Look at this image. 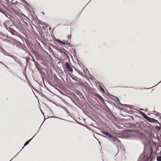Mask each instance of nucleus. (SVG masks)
Instances as JSON below:
<instances>
[{
    "label": "nucleus",
    "instance_id": "nucleus-1",
    "mask_svg": "<svg viewBox=\"0 0 161 161\" xmlns=\"http://www.w3.org/2000/svg\"><path fill=\"white\" fill-rule=\"evenodd\" d=\"M102 132L103 134V135H106L108 136V137H109V138L112 139L114 141H116L117 142L118 140V139L116 137L113 136L107 132L102 131Z\"/></svg>",
    "mask_w": 161,
    "mask_h": 161
},
{
    "label": "nucleus",
    "instance_id": "nucleus-2",
    "mask_svg": "<svg viewBox=\"0 0 161 161\" xmlns=\"http://www.w3.org/2000/svg\"><path fill=\"white\" fill-rule=\"evenodd\" d=\"M143 116L148 121L150 122L155 123L158 121L157 120L154 119L152 118H150L149 117L146 115L145 114H144Z\"/></svg>",
    "mask_w": 161,
    "mask_h": 161
},
{
    "label": "nucleus",
    "instance_id": "nucleus-3",
    "mask_svg": "<svg viewBox=\"0 0 161 161\" xmlns=\"http://www.w3.org/2000/svg\"><path fill=\"white\" fill-rule=\"evenodd\" d=\"M65 67L68 71L70 72L71 73H73V69L70 66V65H69V63L68 62L66 63L65 64Z\"/></svg>",
    "mask_w": 161,
    "mask_h": 161
},
{
    "label": "nucleus",
    "instance_id": "nucleus-4",
    "mask_svg": "<svg viewBox=\"0 0 161 161\" xmlns=\"http://www.w3.org/2000/svg\"><path fill=\"white\" fill-rule=\"evenodd\" d=\"M57 42L58 43H61L62 44H64L65 45H67L69 44V43H68L67 41H66L65 42H63L58 39L57 40Z\"/></svg>",
    "mask_w": 161,
    "mask_h": 161
},
{
    "label": "nucleus",
    "instance_id": "nucleus-5",
    "mask_svg": "<svg viewBox=\"0 0 161 161\" xmlns=\"http://www.w3.org/2000/svg\"><path fill=\"white\" fill-rule=\"evenodd\" d=\"M9 22L8 21H6L5 22H4L3 23L4 27L6 28V29L8 30V28H9L8 26V25L9 23Z\"/></svg>",
    "mask_w": 161,
    "mask_h": 161
},
{
    "label": "nucleus",
    "instance_id": "nucleus-6",
    "mask_svg": "<svg viewBox=\"0 0 161 161\" xmlns=\"http://www.w3.org/2000/svg\"><path fill=\"white\" fill-rule=\"evenodd\" d=\"M154 112L155 113L154 114L156 116H159L161 118V114H160L158 112H157L155 111Z\"/></svg>",
    "mask_w": 161,
    "mask_h": 161
},
{
    "label": "nucleus",
    "instance_id": "nucleus-7",
    "mask_svg": "<svg viewBox=\"0 0 161 161\" xmlns=\"http://www.w3.org/2000/svg\"><path fill=\"white\" fill-rule=\"evenodd\" d=\"M59 51L61 53H62L63 54H64V55H65L67 57H68V55H67V54L66 53L63 51H62V50H61V49H60V50H59Z\"/></svg>",
    "mask_w": 161,
    "mask_h": 161
},
{
    "label": "nucleus",
    "instance_id": "nucleus-8",
    "mask_svg": "<svg viewBox=\"0 0 161 161\" xmlns=\"http://www.w3.org/2000/svg\"><path fill=\"white\" fill-rule=\"evenodd\" d=\"M11 33L14 35H17V32L16 31H15L14 30L12 31L11 32Z\"/></svg>",
    "mask_w": 161,
    "mask_h": 161
},
{
    "label": "nucleus",
    "instance_id": "nucleus-9",
    "mask_svg": "<svg viewBox=\"0 0 161 161\" xmlns=\"http://www.w3.org/2000/svg\"><path fill=\"white\" fill-rule=\"evenodd\" d=\"M31 140H31H29L27 141L25 143L24 146H26L27 145H28L29 144V142H30Z\"/></svg>",
    "mask_w": 161,
    "mask_h": 161
},
{
    "label": "nucleus",
    "instance_id": "nucleus-10",
    "mask_svg": "<svg viewBox=\"0 0 161 161\" xmlns=\"http://www.w3.org/2000/svg\"><path fill=\"white\" fill-rule=\"evenodd\" d=\"M99 99L100 100V101L102 103H103V102H104V101L103 99L100 96L99 97Z\"/></svg>",
    "mask_w": 161,
    "mask_h": 161
},
{
    "label": "nucleus",
    "instance_id": "nucleus-11",
    "mask_svg": "<svg viewBox=\"0 0 161 161\" xmlns=\"http://www.w3.org/2000/svg\"><path fill=\"white\" fill-rule=\"evenodd\" d=\"M157 160L158 161H161V156H158L157 158Z\"/></svg>",
    "mask_w": 161,
    "mask_h": 161
},
{
    "label": "nucleus",
    "instance_id": "nucleus-12",
    "mask_svg": "<svg viewBox=\"0 0 161 161\" xmlns=\"http://www.w3.org/2000/svg\"><path fill=\"white\" fill-rule=\"evenodd\" d=\"M0 12H2V13H3V14H5V15L6 17H7V14L3 12V11L2 10V9H1V8H0Z\"/></svg>",
    "mask_w": 161,
    "mask_h": 161
},
{
    "label": "nucleus",
    "instance_id": "nucleus-13",
    "mask_svg": "<svg viewBox=\"0 0 161 161\" xmlns=\"http://www.w3.org/2000/svg\"><path fill=\"white\" fill-rule=\"evenodd\" d=\"M100 89L103 92H105V91H104V90L103 89V88L102 86H100Z\"/></svg>",
    "mask_w": 161,
    "mask_h": 161
},
{
    "label": "nucleus",
    "instance_id": "nucleus-14",
    "mask_svg": "<svg viewBox=\"0 0 161 161\" xmlns=\"http://www.w3.org/2000/svg\"><path fill=\"white\" fill-rule=\"evenodd\" d=\"M7 30L11 33V32L12 31H13V29L9 27L8 28V29Z\"/></svg>",
    "mask_w": 161,
    "mask_h": 161
},
{
    "label": "nucleus",
    "instance_id": "nucleus-15",
    "mask_svg": "<svg viewBox=\"0 0 161 161\" xmlns=\"http://www.w3.org/2000/svg\"><path fill=\"white\" fill-rule=\"evenodd\" d=\"M34 63H35V65L36 66L39 65V64H38V63L37 62H36V61Z\"/></svg>",
    "mask_w": 161,
    "mask_h": 161
},
{
    "label": "nucleus",
    "instance_id": "nucleus-16",
    "mask_svg": "<svg viewBox=\"0 0 161 161\" xmlns=\"http://www.w3.org/2000/svg\"><path fill=\"white\" fill-rule=\"evenodd\" d=\"M17 44L19 46H20L21 45V43L17 41Z\"/></svg>",
    "mask_w": 161,
    "mask_h": 161
},
{
    "label": "nucleus",
    "instance_id": "nucleus-17",
    "mask_svg": "<svg viewBox=\"0 0 161 161\" xmlns=\"http://www.w3.org/2000/svg\"><path fill=\"white\" fill-rule=\"evenodd\" d=\"M68 38L69 39H71V35H69L68 36Z\"/></svg>",
    "mask_w": 161,
    "mask_h": 161
},
{
    "label": "nucleus",
    "instance_id": "nucleus-18",
    "mask_svg": "<svg viewBox=\"0 0 161 161\" xmlns=\"http://www.w3.org/2000/svg\"><path fill=\"white\" fill-rule=\"evenodd\" d=\"M28 59H30V58H29L26 57V60L27 61V62H28Z\"/></svg>",
    "mask_w": 161,
    "mask_h": 161
},
{
    "label": "nucleus",
    "instance_id": "nucleus-19",
    "mask_svg": "<svg viewBox=\"0 0 161 161\" xmlns=\"http://www.w3.org/2000/svg\"><path fill=\"white\" fill-rule=\"evenodd\" d=\"M32 60L33 61L35 62L36 61H35V59L33 58H32Z\"/></svg>",
    "mask_w": 161,
    "mask_h": 161
},
{
    "label": "nucleus",
    "instance_id": "nucleus-20",
    "mask_svg": "<svg viewBox=\"0 0 161 161\" xmlns=\"http://www.w3.org/2000/svg\"><path fill=\"white\" fill-rule=\"evenodd\" d=\"M137 125L138 126H139L140 124L139 123H137L135 125Z\"/></svg>",
    "mask_w": 161,
    "mask_h": 161
},
{
    "label": "nucleus",
    "instance_id": "nucleus-21",
    "mask_svg": "<svg viewBox=\"0 0 161 161\" xmlns=\"http://www.w3.org/2000/svg\"><path fill=\"white\" fill-rule=\"evenodd\" d=\"M25 48L26 49V51H28V50L27 49V47H25Z\"/></svg>",
    "mask_w": 161,
    "mask_h": 161
},
{
    "label": "nucleus",
    "instance_id": "nucleus-22",
    "mask_svg": "<svg viewBox=\"0 0 161 161\" xmlns=\"http://www.w3.org/2000/svg\"><path fill=\"white\" fill-rule=\"evenodd\" d=\"M28 53L29 55H30L31 56H32L31 54L30 53Z\"/></svg>",
    "mask_w": 161,
    "mask_h": 161
},
{
    "label": "nucleus",
    "instance_id": "nucleus-23",
    "mask_svg": "<svg viewBox=\"0 0 161 161\" xmlns=\"http://www.w3.org/2000/svg\"><path fill=\"white\" fill-rule=\"evenodd\" d=\"M0 63H1V62L0 61Z\"/></svg>",
    "mask_w": 161,
    "mask_h": 161
}]
</instances>
